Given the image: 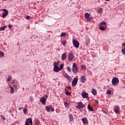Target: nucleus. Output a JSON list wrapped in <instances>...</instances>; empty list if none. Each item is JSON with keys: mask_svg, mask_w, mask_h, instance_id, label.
Returning a JSON list of instances; mask_svg holds the SVG:
<instances>
[{"mask_svg": "<svg viewBox=\"0 0 125 125\" xmlns=\"http://www.w3.org/2000/svg\"><path fill=\"white\" fill-rule=\"evenodd\" d=\"M79 67L76 64V63H74L72 65V70L73 73L77 74L79 71Z\"/></svg>", "mask_w": 125, "mask_h": 125, "instance_id": "1", "label": "nucleus"}, {"mask_svg": "<svg viewBox=\"0 0 125 125\" xmlns=\"http://www.w3.org/2000/svg\"><path fill=\"white\" fill-rule=\"evenodd\" d=\"M45 109L48 112H54L55 111L54 108L53 107V106L51 105H49L46 106L45 107Z\"/></svg>", "mask_w": 125, "mask_h": 125, "instance_id": "2", "label": "nucleus"}, {"mask_svg": "<svg viewBox=\"0 0 125 125\" xmlns=\"http://www.w3.org/2000/svg\"><path fill=\"white\" fill-rule=\"evenodd\" d=\"M54 71L56 72H58L60 71L59 67H58V62H55V63H54V68H53Z\"/></svg>", "mask_w": 125, "mask_h": 125, "instance_id": "3", "label": "nucleus"}, {"mask_svg": "<svg viewBox=\"0 0 125 125\" xmlns=\"http://www.w3.org/2000/svg\"><path fill=\"white\" fill-rule=\"evenodd\" d=\"M111 83H112L113 85H116L119 83V80L118 78H114L112 79Z\"/></svg>", "mask_w": 125, "mask_h": 125, "instance_id": "4", "label": "nucleus"}, {"mask_svg": "<svg viewBox=\"0 0 125 125\" xmlns=\"http://www.w3.org/2000/svg\"><path fill=\"white\" fill-rule=\"evenodd\" d=\"M78 105L77 106L76 108L78 109H83L85 105L83 104L82 102L78 103Z\"/></svg>", "mask_w": 125, "mask_h": 125, "instance_id": "5", "label": "nucleus"}, {"mask_svg": "<svg viewBox=\"0 0 125 125\" xmlns=\"http://www.w3.org/2000/svg\"><path fill=\"white\" fill-rule=\"evenodd\" d=\"M73 44L74 46L76 48H79L80 46V42L77 40H73Z\"/></svg>", "mask_w": 125, "mask_h": 125, "instance_id": "6", "label": "nucleus"}, {"mask_svg": "<svg viewBox=\"0 0 125 125\" xmlns=\"http://www.w3.org/2000/svg\"><path fill=\"white\" fill-rule=\"evenodd\" d=\"M74 58H75V57L73 55L72 53L69 52L68 55V58L69 61L72 62Z\"/></svg>", "mask_w": 125, "mask_h": 125, "instance_id": "7", "label": "nucleus"}, {"mask_svg": "<svg viewBox=\"0 0 125 125\" xmlns=\"http://www.w3.org/2000/svg\"><path fill=\"white\" fill-rule=\"evenodd\" d=\"M78 82V78H75L72 81V85L74 87L76 86Z\"/></svg>", "mask_w": 125, "mask_h": 125, "instance_id": "8", "label": "nucleus"}, {"mask_svg": "<svg viewBox=\"0 0 125 125\" xmlns=\"http://www.w3.org/2000/svg\"><path fill=\"white\" fill-rule=\"evenodd\" d=\"M63 76L68 80V81L69 82L71 81L72 78L67 73H65V75H63Z\"/></svg>", "mask_w": 125, "mask_h": 125, "instance_id": "9", "label": "nucleus"}, {"mask_svg": "<svg viewBox=\"0 0 125 125\" xmlns=\"http://www.w3.org/2000/svg\"><path fill=\"white\" fill-rule=\"evenodd\" d=\"M82 96L83 99H87L88 98V94L85 92H83L82 93Z\"/></svg>", "mask_w": 125, "mask_h": 125, "instance_id": "10", "label": "nucleus"}, {"mask_svg": "<svg viewBox=\"0 0 125 125\" xmlns=\"http://www.w3.org/2000/svg\"><path fill=\"white\" fill-rule=\"evenodd\" d=\"M2 11L4 12L2 14V18H4V17H6V16L8 15V12L7 11V10L6 9H2Z\"/></svg>", "mask_w": 125, "mask_h": 125, "instance_id": "11", "label": "nucleus"}, {"mask_svg": "<svg viewBox=\"0 0 125 125\" xmlns=\"http://www.w3.org/2000/svg\"><path fill=\"white\" fill-rule=\"evenodd\" d=\"M40 102L43 105H45L46 100L44 97H43L40 99Z\"/></svg>", "mask_w": 125, "mask_h": 125, "instance_id": "12", "label": "nucleus"}, {"mask_svg": "<svg viewBox=\"0 0 125 125\" xmlns=\"http://www.w3.org/2000/svg\"><path fill=\"white\" fill-rule=\"evenodd\" d=\"M66 59H67V53H64L62 55L61 60L62 61H64L66 60Z\"/></svg>", "mask_w": 125, "mask_h": 125, "instance_id": "13", "label": "nucleus"}, {"mask_svg": "<svg viewBox=\"0 0 125 125\" xmlns=\"http://www.w3.org/2000/svg\"><path fill=\"white\" fill-rule=\"evenodd\" d=\"M82 121L83 125H87L88 123V121L86 118H83L82 119Z\"/></svg>", "mask_w": 125, "mask_h": 125, "instance_id": "14", "label": "nucleus"}, {"mask_svg": "<svg viewBox=\"0 0 125 125\" xmlns=\"http://www.w3.org/2000/svg\"><path fill=\"white\" fill-rule=\"evenodd\" d=\"M86 79L84 76H82L81 77V82L83 83H85V82L86 81Z\"/></svg>", "mask_w": 125, "mask_h": 125, "instance_id": "15", "label": "nucleus"}, {"mask_svg": "<svg viewBox=\"0 0 125 125\" xmlns=\"http://www.w3.org/2000/svg\"><path fill=\"white\" fill-rule=\"evenodd\" d=\"M90 15L88 13H85L84 14V17L86 19L88 20Z\"/></svg>", "mask_w": 125, "mask_h": 125, "instance_id": "16", "label": "nucleus"}, {"mask_svg": "<svg viewBox=\"0 0 125 125\" xmlns=\"http://www.w3.org/2000/svg\"><path fill=\"white\" fill-rule=\"evenodd\" d=\"M92 93L93 95H96L97 93V90L96 89L93 88L92 89Z\"/></svg>", "mask_w": 125, "mask_h": 125, "instance_id": "17", "label": "nucleus"}, {"mask_svg": "<svg viewBox=\"0 0 125 125\" xmlns=\"http://www.w3.org/2000/svg\"><path fill=\"white\" fill-rule=\"evenodd\" d=\"M68 117H69V121H70V122H72V121L74 119L73 115L72 114H69L68 116Z\"/></svg>", "mask_w": 125, "mask_h": 125, "instance_id": "18", "label": "nucleus"}, {"mask_svg": "<svg viewBox=\"0 0 125 125\" xmlns=\"http://www.w3.org/2000/svg\"><path fill=\"white\" fill-rule=\"evenodd\" d=\"M87 108L90 111H94L93 107L90 106L89 104L87 106Z\"/></svg>", "mask_w": 125, "mask_h": 125, "instance_id": "19", "label": "nucleus"}, {"mask_svg": "<svg viewBox=\"0 0 125 125\" xmlns=\"http://www.w3.org/2000/svg\"><path fill=\"white\" fill-rule=\"evenodd\" d=\"M99 28L101 31H104L106 29V27L103 26H100Z\"/></svg>", "mask_w": 125, "mask_h": 125, "instance_id": "20", "label": "nucleus"}, {"mask_svg": "<svg viewBox=\"0 0 125 125\" xmlns=\"http://www.w3.org/2000/svg\"><path fill=\"white\" fill-rule=\"evenodd\" d=\"M61 44L64 46H65V44H67V42H66L65 40L62 41Z\"/></svg>", "mask_w": 125, "mask_h": 125, "instance_id": "21", "label": "nucleus"}, {"mask_svg": "<svg viewBox=\"0 0 125 125\" xmlns=\"http://www.w3.org/2000/svg\"><path fill=\"white\" fill-rule=\"evenodd\" d=\"M26 121H27V122L29 124H30V125H32V124H33L32 123V119L31 118L27 119Z\"/></svg>", "mask_w": 125, "mask_h": 125, "instance_id": "22", "label": "nucleus"}, {"mask_svg": "<svg viewBox=\"0 0 125 125\" xmlns=\"http://www.w3.org/2000/svg\"><path fill=\"white\" fill-rule=\"evenodd\" d=\"M98 13L101 14H102L103 13V8H100L98 11Z\"/></svg>", "mask_w": 125, "mask_h": 125, "instance_id": "23", "label": "nucleus"}, {"mask_svg": "<svg viewBox=\"0 0 125 125\" xmlns=\"http://www.w3.org/2000/svg\"><path fill=\"white\" fill-rule=\"evenodd\" d=\"M106 23L105 21H102L100 23V26H106Z\"/></svg>", "mask_w": 125, "mask_h": 125, "instance_id": "24", "label": "nucleus"}, {"mask_svg": "<svg viewBox=\"0 0 125 125\" xmlns=\"http://www.w3.org/2000/svg\"><path fill=\"white\" fill-rule=\"evenodd\" d=\"M10 88L11 93L13 94L14 93V89L12 86H10Z\"/></svg>", "mask_w": 125, "mask_h": 125, "instance_id": "25", "label": "nucleus"}, {"mask_svg": "<svg viewBox=\"0 0 125 125\" xmlns=\"http://www.w3.org/2000/svg\"><path fill=\"white\" fill-rule=\"evenodd\" d=\"M102 111L105 114H107V112H108V110H107L106 108H102Z\"/></svg>", "mask_w": 125, "mask_h": 125, "instance_id": "26", "label": "nucleus"}, {"mask_svg": "<svg viewBox=\"0 0 125 125\" xmlns=\"http://www.w3.org/2000/svg\"><path fill=\"white\" fill-rule=\"evenodd\" d=\"M5 30V26H1L0 27V31H4Z\"/></svg>", "mask_w": 125, "mask_h": 125, "instance_id": "27", "label": "nucleus"}, {"mask_svg": "<svg viewBox=\"0 0 125 125\" xmlns=\"http://www.w3.org/2000/svg\"><path fill=\"white\" fill-rule=\"evenodd\" d=\"M65 94L67 96H70L71 94L70 92H68L67 90H65Z\"/></svg>", "mask_w": 125, "mask_h": 125, "instance_id": "28", "label": "nucleus"}, {"mask_svg": "<svg viewBox=\"0 0 125 125\" xmlns=\"http://www.w3.org/2000/svg\"><path fill=\"white\" fill-rule=\"evenodd\" d=\"M64 65L63 64H62L61 65H60V68L59 70H61L63 69Z\"/></svg>", "mask_w": 125, "mask_h": 125, "instance_id": "29", "label": "nucleus"}, {"mask_svg": "<svg viewBox=\"0 0 125 125\" xmlns=\"http://www.w3.org/2000/svg\"><path fill=\"white\" fill-rule=\"evenodd\" d=\"M11 79H12V76H8L7 79V81L10 82L11 80Z\"/></svg>", "mask_w": 125, "mask_h": 125, "instance_id": "30", "label": "nucleus"}, {"mask_svg": "<svg viewBox=\"0 0 125 125\" xmlns=\"http://www.w3.org/2000/svg\"><path fill=\"white\" fill-rule=\"evenodd\" d=\"M67 70H68V71L69 72H71V68L70 66H67Z\"/></svg>", "mask_w": 125, "mask_h": 125, "instance_id": "31", "label": "nucleus"}, {"mask_svg": "<svg viewBox=\"0 0 125 125\" xmlns=\"http://www.w3.org/2000/svg\"><path fill=\"white\" fill-rule=\"evenodd\" d=\"M4 56V53L3 52L0 51V57H3Z\"/></svg>", "mask_w": 125, "mask_h": 125, "instance_id": "32", "label": "nucleus"}, {"mask_svg": "<svg viewBox=\"0 0 125 125\" xmlns=\"http://www.w3.org/2000/svg\"><path fill=\"white\" fill-rule=\"evenodd\" d=\"M64 106L66 108H68L69 107V104L67 103H64Z\"/></svg>", "mask_w": 125, "mask_h": 125, "instance_id": "33", "label": "nucleus"}, {"mask_svg": "<svg viewBox=\"0 0 125 125\" xmlns=\"http://www.w3.org/2000/svg\"><path fill=\"white\" fill-rule=\"evenodd\" d=\"M107 93L108 95H111V93H112V92H111V90H110L109 89H108V90H107Z\"/></svg>", "mask_w": 125, "mask_h": 125, "instance_id": "34", "label": "nucleus"}, {"mask_svg": "<svg viewBox=\"0 0 125 125\" xmlns=\"http://www.w3.org/2000/svg\"><path fill=\"white\" fill-rule=\"evenodd\" d=\"M81 68L82 70H85L86 69L85 65H82Z\"/></svg>", "mask_w": 125, "mask_h": 125, "instance_id": "35", "label": "nucleus"}, {"mask_svg": "<svg viewBox=\"0 0 125 125\" xmlns=\"http://www.w3.org/2000/svg\"><path fill=\"white\" fill-rule=\"evenodd\" d=\"M66 34L65 33H62L61 34V36L62 37H63L65 36Z\"/></svg>", "mask_w": 125, "mask_h": 125, "instance_id": "36", "label": "nucleus"}, {"mask_svg": "<svg viewBox=\"0 0 125 125\" xmlns=\"http://www.w3.org/2000/svg\"><path fill=\"white\" fill-rule=\"evenodd\" d=\"M114 112L116 113V114H118V113H120V111L119 110H117V109H114Z\"/></svg>", "mask_w": 125, "mask_h": 125, "instance_id": "37", "label": "nucleus"}, {"mask_svg": "<svg viewBox=\"0 0 125 125\" xmlns=\"http://www.w3.org/2000/svg\"><path fill=\"white\" fill-rule=\"evenodd\" d=\"M122 52L123 55H125V48L122 50Z\"/></svg>", "mask_w": 125, "mask_h": 125, "instance_id": "38", "label": "nucleus"}, {"mask_svg": "<svg viewBox=\"0 0 125 125\" xmlns=\"http://www.w3.org/2000/svg\"><path fill=\"white\" fill-rule=\"evenodd\" d=\"M23 112L24 114H26L27 113V110L26 109H24L23 110Z\"/></svg>", "mask_w": 125, "mask_h": 125, "instance_id": "39", "label": "nucleus"}, {"mask_svg": "<svg viewBox=\"0 0 125 125\" xmlns=\"http://www.w3.org/2000/svg\"><path fill=\"white\" fill-rule=\"evenodd\" d=\"M26 19L28 20H30L31 19V17L29 16H26Z\"/></svg>", "mask_w": 125, "mask_h": 125, "instance_id": "40", "label": "nucleus"}, {"mask_svg": "<svg viewBox=\"0 0 125 125\" xmlns=\"http://www.w3.org/2000/svg\"><path fill=\"white\" fill-rule=\"evenodd\" d=\"M1 118L3 120H5V117L3 116V115H0Z\"/></svg>", "mask_w": 125, "mask_h": 125, "instance_id": "41", "label": "nucleus"}, {"mask_svg": "<svg viewBox=\"0 0 125 125\" xmlns=\"http://www.w3.org/2000/svg\"><path fill=\"white\" fill-rule=\"evenodd\" d=\"M35 123L36 125H39V124H40V121L39 120H35Z\"/></svg>", "mask_w": 125, "mask_h": 125, "instance_id": "42", "label": "nucleus"}, {"mask_svg": "<svg viewBox=\"0 0 125 125\" xmlns=\"http://www.w3.org/2000/svg\"><path fill=\"white\" fill-rule=\"evenodd\" d=\"M119 109H120V108L118 106H116L115 108V110H119Z\"/></svg>", "mask_w": 125, "mask_h": 125, "instance_id": "43", "label": "nucleus"}, {"mask_svg": "<svg viewBox=\"0 0 125 125\" xmlns=\"http://www.w3.org/2000/svg\"><path fill=\"white\" fill-rule=\"evenodd\" d=\"M8 27H9V29H12V25H9Z\"/></svg>", "mask_w": 125, "mask_h": 125, "instance_id": "44", "label": "nucleus"}, {"mask_svg": "<svg viewBox=\"0 0 125 125\" xmlns=\"http://www.w3.org/2000/svg\"><path fill=\"white\" fill-rule=\"evenodd\" d=\"M25 125H29V123L28 122V121H26V122H25Z\"/></svg>", "mask_w": 125, "mask_h": 125, "instance_id": "45", "label": "nucleus"}, {"mask_svg": "<svg viewBox=\"0 0 125 125\" xmlns=\"http://www.w3.org/2000/svg\"><path fill=\"white\" fill-rule=\"evenodd\" d=\"M95 103L96 104H98V102L97 101H95Z\"/></svg>", "mask_w": 125, "mask_h": 125, "instance_id": "46", "label": "nucleus"}, {"mask_svg": "<svg viewBox=\"0 0 125 125\" xmlns=\"http://www.w3.org/2000/svg\"><path fill=\"white\" fill-rule=\"evenodd\" d=\"M123 46H125V42H123Z\"/></svg>", "mask_w": 125, "mask_h": 125, "instance_id": "47", "label": "nucleus"}, {"mask_svg": "<svg viewBox=\"0 0 125 125\" xmlns=\"http://www.w3.org/2000/svg\"><path fill=\"white\" fill-rule=\"evenodd\" d=\"M71 87H68V90H71Z\"/></svg>", "mask_w": 125, "mask_h": 125, "instance_id": "48", "label": "nucleus"}, {"mask_svg": "<svg viewBox=\"0 0 125 125\" xmlns=\"http://www.w3.org/2000/svg\"><path fill=\"white\" fill-rule=\"evenodd\" d=\"M14 87H17V85H14Z\"/></svg>", "mask_w": 125, "mask_h": 125, "instance_id": "49", "label": "nucleus"}, {"mask_svg": "<svg viewBox=\"0 0 125 125\" xmlns=\"http://www.w3.org/2000/svg\"><path fill=\"white\" fill-rule=\"evenodd\" d=\"M107 1H109L110 0H105Z\"/></svg>", "mask_w": 125, "mask_h": 125, "instance_id": "50", "label": "nucleus"}, {"mask_svg": "<svg viewBox=\"0 0 125 125\" xmlns=\"http://www.w3.org/2000/svg\"><path fill=\"white\" fill-rule=\"evenodd\" d=\"M5 0V1H6V0Z\"/></svg>", "mask_w": 125, "mask_h": 125, "instance_id": "51", "label": "nucleus"}, {"mask_svg": "<svg viewBox=\"0 0 125 125\" xmlns=\"http://www.w3.org/2000/svg\"><path fill=\"white\" fill-rule=\"evenodd\" d=\"M15 125L14 124H12V125Z\"/></svg>", "mask_w": 125, "mask_h": 125, "instance_id": "52", "label": "nucleus"}, {"mask_svg": "<svg viewBox=\"0 0 125 125\" xmlns=\"http://www.w3.org/2000/svg\"><path fill=\"white\" fill-rule=\"evenodd\" d=\"M46 97H47V96H46Z\"/></svg>", "mask_w": 125, "mask_h": 125, "instance_id": "53", "label": "nucleus"}, {"mask_svg": "<svg viewBox=\"0 0 125 125\" xmlns=\"http://www.w3.org/2000/svg\"><path fill=\"white\" fill-rule=\"evenodd\" d=\"M123 0V1L124 0Z\"/></svg>", "mask_w": 125, "mask_h": 125, "instance_id": "54", "label": "nucleus"}]
</instances>
